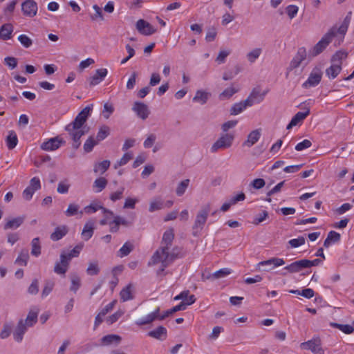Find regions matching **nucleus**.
<instances>
[{"label": "nucleus", "instance_id": "obj_62", "mask_svg": "<svg viewBox=\"0 0 354 354\" xmlns=\"http://www.w3.org/2000/svg\"><path fill=\"white\" fill-rule=\"evenodd\" d=\"M124 314V311L121 310H119L118 311H116L115 313H113V315H111V316H109L107 319H106V322L109 324H112L113 323H115L116 321H118V319L122 317V315Z\"/></svg>", "mask_w": 354, "mask_h": 354}, {"label": "nucleus", "instance_id": "obj_4", "mask_svg": "<svg viewBox=\"0 0 354 354\" xmlns=\"http://www.w3.org/2000/svg\"><path fill=\"white\" fill-rule=\"evenodd\" d=\"M313 104V100L309 99L301 104L300 106L304 111L297 112L291 119L289 124L287 125L286 129H290L293 127L297 126L298 124H301L303 121L306 119V118L310 114V106Z\"/></svg>", "mask_w": 354, "mask_h": 354}, {"label": "nucleus", "instance_id": "obj_43", "mask_svg": "<svg viewBox=\"0 0 354 354\" xmlns=\"http://www.w3.org/2000/svg\"><path fill=\"white\" fill-rule=\"evenodd\" d=\"M31 254L35 257H39L41 254V245L39 238H34L31 242Z\"/></svg>", "mask_w": 354, "mask_h": 354}, {"label": "nucleus", "instance_id": "obj_2", "mask_svg": "<svg viewBox=\"0 0 354 354\" xmlns=\"http://www.w3.org/2000/svg\"><path fill=\"white\" fill-rule=\"evenodd\" d=\"M169 250L168 247L161 246L156 251L148 263L149 266L160 264V268L157 271L158 275L161 274L174 259L173 256L169 254Z\"/></svg>", "mask_w": 354, "mask_h": 354}, {"label": "nucleus", "instance_id": "obj_40", "mask_svg": "<svg viewBox=\"0 0 354 354\" xmlns=\"http://www.w3.org/2000/svg\"><path fill=\"white\" fill-rule=\"evenodd\" d=\"M24 217L19 216L17 218H14L10 221H8L4 226L6 230L12 229V228H17L19 227L22 223L24 222Z\"/></svg>", "mask_w": 354, "mask_h": 354}, {"label": "nucleus", "instance_id": "obj_7", "mask_svg": "<svg viewBox=\"0 0 354 354\" xmlns=\"http://www.w3.org/2000/svg\"><path fill=\"white\" fill-rule=\"evenodd\" d=\"M234 135L233 133L222 134L219 138L212 145L211 152L215 153L219 149L230 148L234 141Z\"/></svg>", "mask_w": 354, "mask_h": 354}, {"label": "nucleus", "instance_id": "obj_39", "mask_svg": "<svg viewBox=\"0 0 354 354\" xmlns=\"http://www.w3.org/2000/svg\"><path fill=\"white\" fill-rule=\"evenodd\" d=\"M120 299L122 301H127L133 299L132 286L131 284L124 288L120 293Z\"/></svg>", "mask_w": 354, "mask_h": 354}, {"label": "nucleus", "instance_id": "obj_9", "mask_svg": "<svg viewBox=\"0 0 354 354\" xmlns=\"http://www.w3.org/2000/svg\"><path fill=\"white\" fill-rule=\"evenodd\" d=\"M209 210V205H206L197 214L194 224L193 225L194 234L203 230L206 223Z\"/></svg>", "mask_w": 354, "mask_h": 354}, {"label": "nucleus", "instance_id": "obj_31", "mask_svg": "<svg viewBox=\"0 0 354 354\" xmlns=\"http://www.w3.org/2000/svg\"><path fill=\"white\" fill-rule=\"evenodd\" d=\"M342 66L340 64H332L326 70V74L329 79H335L341 72Z\"/></svg>", "mask_w": 354, "mask_h": 354}, {"label": "nucleus", "instance_id": "obj_28", "mask_svg": "<svg viewBox=\"0 0 354 354\" xmlns=\"http://www.w3.org/2000/svg\"><path fill=\"white\" fill-rule=\"evenodd\" d=\"M38 313L39 309L37 307L31 308L25 320L24 324L27 327L32 326L37 321Z\"/></svg>", "mask_w": 354, "mask_h": 354}, {"label": "nucleus", "instance_id": "obj_45", "mask_svg": "<svg viewBox=\"0 0 354 354\" xmlns=\"http://www.w3.org/2000/svg\"><path fill=\"white\" fill-rule=\"evenodd\" d=\"M84 247L83 243H80L75 245L72 250L68 254H65V257L70 261L73 257H77L79 256L80 252Z\"/></svg>", "mask_w": 354, "mask_h": 354}, {"label": "nucleus", "instance_id": "obj_44", "mask_svg": "<svg viewBox=\"0 0 354 354\" xmlns=\"http://www.w3.org/2000/svg\"><path fill=\"white\" fill-rule=\"evenodd\" d=\"M238 91H239V88H234L233 86L227 88L219 95V98L221 100H223L225 99H229L234 93H237Z\"/></svg>", "mask_w": 354, "mask_h": 354}, {"label": "nucleus", "instance_id": "obj_53", "mask_svg": "<svg viewBox=\"0 0 354 354\" xmlns=\"http://www.w3.org/2000/svg\"><path fill=\"white\" fill-rule=\"evenodd\" d=\"M306 239L304 236H299L296 239L289 240L288 244L292 248H296L305 244Z\"/></svg>", "mask_w": 354, "mask_h": 354}, {"label": "nucleus", "instance_id": "obj_11", "mask_svg": "<svg viewBox=\"0 0 354 354\" xmlns=\"http://www.w3.org/2000/svg\"><path fill=\"white\" fill-rule=\"evenodd\" d=\"M307 52L304 47L299 48L296 55L293 57L287 68V73L298 68L301 62L306 59Z\"/></svg>", "mask_w": 354, "mask_h": 354}, {"label": "nucleus", "instance_id": "obj_50", "mask_svg": "<svg viewBox=\"0 0 354 354\" xmlns=\"http://www.w3.org/2000/svg\"><path fill=\"white\" fill-rule=\"evenodd\" d=\"M133 158L131 152L125 153L123 156L115 164L114 167L117 169L118 167L126 165Z\"/></svg>", "mask_w": 354, "mask_h": 354}, {"label": "nucleus", "instance_id": "obj_8", "mask_svg": "<svg viewBox=\"0 0 354 354\" xmlns=\"http://www.w3.org/2000/svg\"><path fill=\"white\" fill-rule=\"evenodd\" d=\"M284 264L285 261L283 259L272 257L268 260L259 262L256 266V269L259 271H268Z\"/></svg>", "mask_w": 354, "mask_h": 354}, {"label": "nucleus", "instance_id": "obj_56", "mask_svg": "<svg viewBox=\"0 0 354 354\" xmlns=\"http://www.w3.org/2000/svg\"><path fill=\"white\" fill-rule=\"evenodd\" d=\"M299 8L295 5H289L286 8V12L290 19H293L297 15Z\"/></svg>", "mask_w": 354, "mask_h": 354}, {"label": "nucleus", "instance_id": "obj_12", "mask_svg": "<svg viewBox=\"0 0 354 354\" xmlns=\"http://www.w3.org/2000/svg\"><path fill=\"white\" fill-rule=\"evenodd\" d=\"M136 26L138 31L145 36L151 35L157 31L153 26L144 19L138 20Z\"/></svg>", "mask_w": 354, "mask_h": 354}, {"label": "nucleus", "instance_id": "obj_41", "mask_svg": "<svg viewBox=\"0 0 354 354\" xmlns=\"http://www.w3.org/2000/svg\"><path fill=\"white\" fill-rule=\"evenodd\" d=\"M29 259L28 251L26 250H22L18 255L15 260V263L26 266Z\"/></svg>", "mask_w": 354, "mask_h": 354}, {"label": "nucleus", "instance_id": "obj_33", "mask_svg": "<svg viewBox=\"0 0 354 354\" xmlns=\"http://www.w3.org/2000/svg\"><path fill=\"white\" fill-rule=\"evenodd\" d=\"M7 147L9 149H13L18 143V138L14 131H10L6 140Z\"/></svg>", "mask_w": 354, "mask_h": 354}, {"label": "nucleus", "instance_id": "obj_20", "mask_svg": "<svg viewBox=\"0 0 354 354\" xmlns=\"http://www.w3.org/2000/svg\"><path fill=\"white\" fill-rule=\"evenodd\" d=\"M167 331L164 326H158L156 329L148 333V335L159 340H164L167 338Z\"/></svg>", "mask_w": 354, "mask_h": 354}, {"label": "nucleus", "instance_id": "obj_26", "mask_svg": "<svg viewBox=\"0 0 354 354\" xmlns=\"http://www.w3.org/2000/svg\"><path fill=\"white\" fill-rule=\"evenodd\" d=\"M68 233V227L66 225L57 227L50 234V239L57 241L62 239Z\"/></svg>", "mask_w": 354, "mask_h": 354}, {"label": "nucleus", "instance_id": "obj_6", "mask_svg": "<svg viewBox=\"0 0 354 354\" xmlns=\"http://www.w3.org/2000/svg\"><path fill=\"white\" fill-rule=\"evenodd\" d=\"M322 71L320 66H315L310 73L308 79L302 84L304 88H310L317 86L322 80Z\"/></svg>", "mask_w": 354, "mask_h": 354}, {"label": "nucleus", "instance_id": "obj_21", "mask_svg": "<svg viewBox=\"0 0 354 354\" xmlns=\"http://www.w3.org/2000/svg\"><path fill=\"white\" fill-rule=\"evenodd\" d=\"M121 339L122 338L120 335L115 334H110L104 336L101 339V344L103 346H110L112 344L118 345L120 343Z\"/></svg>", "mask_w": 354, "mask_h": 354}, {"label": "nucleus", "instance_id": "obj_64", "mask_svg": "<svg viewBox=\"0 0 354 354\" xmlns=\"http://www.w3.org/2000/svg\"><path fill=\"white\" fill-rule=\"evenodd\" d=\"M4 64L10 69H14L17 66V59L13 57H6L4 58Z\"/></svg>", "mask_w": 354, "mask_h": 354}, {"label": "nucleus", "instance_id": "obj_25", "mask_svg": "<svg viewBox=\"0 0 354 354\" xmlns=\"http://www.w3.org/2000/svg\"><path fill=\"white\" fill-rule=\"evenodd\" d=\"M93 231H94V222L93 221H87L85 223L84 228L82 230V238L84 241L89 240L93 234Z\"/></svg>", "mask_w": 354, "mask_h": 354}, {"label": "nucleus", "instance_id": "obj_34", "mask_svg": "<svg viewBox=\"0 0 354 354\" xmlns=\"http://www.w3.org/2000/svg\"><path fill=\"white\" fill-rule=\"evenodd\" d=\"M186 308V306L184 304L183 301L180 303L179 304L174 306L169 310H167L163 313V314L160 316L159 319L162 320L165 319L166 317H169L170 315L173 314L174 313H176L179 310H184Z\"/></svg>", "mask_w": 354, "mask_h": 354}, {"label": "nucleus", "instance_id": "obj_15", "mask_svg": "<svg viewBox=\"0 0 354 354\" xmlns=\"http://www.w3.org/2000/svg\"><path fill=\"white\" fill-rule=\"evenodd\" d=\"M108 75V70L106 68H99L95 71V73L93 75L91 76L88 79L90 86H96L99 84L101 82L104 80V79Z\"/></svg>", "mask_w": 354, "mask_h": 354}, {"label": "nucleus", "instance_id": "obj_32", "mask_svg": "<svg viewBox=\"0 0 354 354\" xmlns=\"http://www.w3.org/2000/svg\"><path fill=\"white\" fill-rule=\"evenodd\" d=\"M164 208V201L162 200L160 197H156L153 198L150 203L149 211L150 212H153L155 211L160 210Z\"/></svg>", "mask_w": 354, "mask_h": 354}, {"label": "nucleus", "instance_id": "obj_57", "mask_svg": "<svg viewBox=\"0 0 354 354\" xmlns=\"http://www.w3.org/2000/svg\"><path fill=\"white\" fill-rule=\"evenodd\" d=\"M96 145L97 142L92 137H90L84 142V149L86 152H91Z\"/></svg>", "mask_w": 354, "mask_h": 354}, {"label": "nucleus", "instance_id": "obj_18", "mask_svg": "<svg viewBox=\"0 0 354 354\" xmlns=\"http://www.w3.org/2000/svg\"><path fill=\"white\" fill-rule=\"evenodd\" d=\"M69 261L65 257V254L62 253L60 255V261L55 265L54 272L58 274H65L68 270Z\"/></svg>", "mask_w": 354, "mask_h": 354}, {"label": "nucleus", "instance_id": "obj_22", "mask_svg": "<svg viewBox=\"0 0 354 354\" xmlns=\"http://www.w3.org/2000/svg\"><path fill=\"white\" fill-rule=\"evenodd\" d=\"M14 30L13 26L11 24H5L0 28V39L8 40L11 39Z\"/></svg>", "mask_w": 354, "mask_h": 354}, {"label": "nucleus", "instance_id": "obj_24", "mask_svg": "<svg viewBox=\"0 0 354 354\" xmlns=\"http://www.w3.org/2000/svg\"><path fill=\"white\" fill-rule=\"evenodd\" d=\"M261 137V131L260 129H256L251 131L247 138V140L243 142V146H246L248 147H252L256 142L259 141Z\"/></svg>", "mask_w": 354, "mask_h": 354}, {"label": "nucleus", "instance_id": "obj_35", "mask_svg": "<svg viewBox=\"0 0 354 354\" xmlns=\"http://www.w3.org/2000/svg\"><path fill=\"white\" fill-rule=\"evenodd\" d=\"M209 93L205 91L198 90L196 91L195 96L193 97V101L199 102L201 104H204L207 102Z\"/></svg>", "mask_w": 354, "mask_h": 354}, {"label": "nucleus", "instance_id": "obj_58", "mask_svg": "<svg viewBox=\"0 0 354 354\" xmlns=\"http://www.w3.org/2000/svg\"><path fill=\"white\" fill-rule=\"evenodd\" d=\"M311 145L312 142L309 140L305 139L301 142L297 143L295 149V150L300 151L310 147Z\"/></svg>", "mask_w": 354, "mask_h": 354}, {"label": "nucleus", "instance_id": "obj_30", "mask_svg": "<svg viewBox=\"0 0 354 354\" xmlns=\"http://www.w3.org/2000/svg\"><path fill=\"white\" fill-rule=\"evenodd\" d=\"M174 238V230L170 228V229L166 230L164 232L163 236H162L161 246L168 247L169 249L170 246L171 245V243L173 242Z\"/></svg>", "mask_w": 354, "mask_h": 354}, {"label": "nucleus", "instance_id": "obj_23", "mask_svg": "<svg viewBox=\"0 0 354 354\" xmlns=\"http://www.w3.org/2000/svg\"><path fill=\"white\" fill-rule=\"evenodd\" d=\"M340 239L341 235L339 233L335 231H330L328 233L327 237L324 242V246L328 248L331 245L338 243Z\"/></svg>", "mask_w": 354, "mask_h": 354}, {"label": "nucleus", "instance_id": "obj_63", "mask_svg": "<svg viewBox=\"0 0 354 354\" xmlns=\"http://www.w3.org/2000/svg\"><path fill=\"white\" fill-rule=\"evenodd\" d=\"M29 187H31L35 192L41 189V182L38 177H33L30 180Z\"/></svg>", "mask_w": 354, "mask_h": 354}, {"label": "nucleus", "instance_id": "obj_1", "mask_svg": "<svg viewBox=\"0 0 354 354\" xmlns=\"http://www.w3.org/2000/svg\"><path fill=\"white\" fill-rule=\"evenodd\" d=\"M93 107L92 104L87 105L77 114L72 122L65 127V130L73 141V147L75 149H78L81 145V137L86 133L84 124L91 115Z\"/></svg>", "mask_w": 354, "mask_h": 354}, {"label": "nucleus", "instance_id": "obj_17", "mask_svg": "<svg viewBox=\"0 0 354 354\" xmlns=\"http://www.w3.org/2000/svg\"><path fill=\"white\" fill-rule=\"evenodd\" d=\"M132 110L142 120L147 119L149 115L148 106L142 102H136L132 107Z\"/></svg>", "mask_w": 354, "mask_h": 354}, {"label": "nucleus", "instance_id": "obj_10", "mask_svg": "<svg viewBox=\"0 0 354 354\" xmlns=\"http://www.w3.org/2000/svg\"><path fill=\"white\" fill-rule=\"evenodd\" d=\"M21 12L25 17L33 18L38 12V5L34 0H25L21 5Z\"/></svg>", "mask_w": 354, "mask_h": 354}, {"label": "nucleus", "instance_id": "obj_49", "mask_svg": "<svg viewBox=\"0 0 354 354\" xmlns=\"http://www.w3.org/2000/svg\"><path fill=\"white\" fill-rule=\"evenodd\" d=\"M133 250V245L129 242L125 243L118 251V256L124 257L127 256Z\"/></svg>", "mask_w": 354, "mask_h": 354}, {"label": "nucleus", "instance_id": "obj_54", "mask_svg": "<svg viewBox=\"0 0 354 354\" xmlns=\"http://www.w3.org/2000/svg\"><path fill=\"white\" fill-rule=\"evenodd\" d=\"M113 111L114 107L111 104L106 102L104 104L102 115L105 119H109Z\"/></svg>", "mask_w": 354, "mask_h": 354}, {"label": "nucleus", "instance_id": "obj_19", "mask_svg": "<svg viewBox=\"0 0 354 354\" xmlns=\"http://www.w3.org/2000/svg\"><path fill=\"white\" fill-rule=\"evenodd\" d=\"M306 262L304 259L296 261L283 268V270H286L289 273H296L301 271L303 269L306 268Z\"/></svg>", "mask_w": 354, "mask_h": 354}, {"label": "nucleus", "instance_id": "obj_48", "mask_svg": "<svg viewBox=\"0 0 354 354\" xmlns=\"http://www.w3.org/2000/svg\"><path fill=\"white\" fill-rule=\"evenodd\" d=\"M232 273V270L228 268H221L212 274V277L214 279L223 278Z\"/></svg>", "mask_w": 354, "mask_h": 354}, {"label": "nucleus", "instance_id": "obj_5", "mask_svg": "<svg viewBox=\"0 0 354 354\" xmlns=\"http://www.w3.org/2000/svg\"><path fill=\"white\" fill-rule=\"evenodd\" d=\"M302 350L310 351L313 354H324L319 337L314 336L312 339L300 344Z\"/></svg>", "mask_w": 354, "mask_h": 354}, {"label": "nucleus", "instance_id": "obj_55", "mask_svg": "<svg viewBox=\"0 0 354 354\" xmlns=\"http://www.w3.org/2000/svg\"><path fill=\"white\" fill-rule=\"evenodd\" d=\"M18 40L25 48H29L32 44V39L26 35L22 34L18 37Z\"/></svg>", "mask_w": 354, "mask_h": 354}, {"label": "nucleus", "instance_id": "obj_13", "mask_svg": "<svg viewBox=\"0 0 354 354\" xmlns=\"http://www.w3.org/2000/svg\"><path fill=\"white\" fill-rule=\"evenodd\" d=\"M267 93V91L261 92L259 88H254L249 96L247 97L246 103L249 106L262 102Z\"/></svg>", "mask_w": 354, "mask_h": 354}, {"label": "nucleus", "instance_id": "obj_51", "mask_svg": "<svg viewBox=\"0 0 354 354\" xmlns=\"http://www.w3.org/2000/svg\"><path fill=\"white\" fill-rule=\"evenodd\" d=\"M261 48H254L247 54L248 60L250 63H254L261 54Z\"/></svg>", "mask_w": 354, "mask_h": 354}, {"label": "nucleus", "instance_id": "obj_36", "mask_svg": "<svg viewBox=\"0 0 354 354\" xmlns=\"http://www.w3.org/2000/svg\"><path fill=\"white\" fill-rule=\"evenodd\" d=\"M330 326L335 328H337L345 334H351L354 331L353 324H341L338 323H331Z\"/></svg>", "mask_w": 354, "mask_h": 354}, {"label": "nucleus", "instance_id": "obj_42", "mask_svg": "<svg viewBox=\"0 0 354 354\" xmlns=\"http://www.w3.org/2000/svg\"><path fill=\"white\" fill-rule=\"evenodd\" d=\"M110 161L109 160H103L101 162L96 163L94 166V172L100 173L101 174H104L109 167Z\"/></svg>", "mask_w": 354, "mask_h": 354}, {"label": "nucleus", "instance_id": "obj_16", "mask_svg": "<svg viewBox=\"0 0 354 354\" xmlns=\"http://www.w3.org/2000/svg\"><path fill=\"white\" fill-rule=\"evenodd\" d=\"M64 141L59 137H55L44 142L41 144V149L45 151H54L60 147Z\"/></svg>", "mask_w": 354, "mask_h": 354}, {"label": "nucleus", "instance_id": "obj_61", "mask_svg": "<svg viewBox=\"0 0 354 354\" xmlns=\"http://www.w3.org/2000/svg\"><path fill=\"white\" fill-rule=\"evenodd\" d=\"M353 205L351 204L346 203L342 204L340 207H337L335 212L337 214L342 215L351 209Z\"/></svg>", "mask_w": 354, "mask_h": 354}, {"label": "nucleus", "instance_id": "obj_59", "mask_svg": "<svg viewBox=\"0 0 354 354\" xmlns=\"http://www.w3.org/2000/svg\"><path fill=\"white\" fill-rule=\"evenodd\" d=\"M346 57H347V53L342 51V50H339V51H337L335 53V55L333 56L332 61L337 62H338L337 64H340L342 65V61L344 59L346 58Z\"/></svg>", "mask_w": 354, "mask_h": 354}, {"label": "nucleus", "instance_id": "obj_37", "mask_svg": "<svg viewBox=\"0 0 354 354\" xmlns=\"http://www.w3.org/2000/svg\"><path fill=\"white\" fill-rule=\"evenodd\" d=\"M249 105L246 103L245 100L243 102L235 103L230 109V113L232 115H238L243 111Z\"/></svg>", "mask_w": 354, "mask_h": 354}, {"label": "nucleus", "instance_id": "obj_38", "mask_svg": "<svg viewBox=\"0 0 354 354\" xmlns=\"http://www.w3.org/2000/svg\"><path fill=\"white\" fill-rule=\"evenodd\" d=\"M80 206L77 204L75 203H71L68 205V208L65 211V214L67 216H73L77 214L82 216L83 215V211L80 210L79 211Z\"/></svg>", "mask_w": 354, "mask_h": 354}, {"label": "nucleus", "instance_id": "obj_27", "mask_svg": "<svg viewBox=\"0 0 354 354\" xmlns=\"http://www.w3.org/2000/svg\"><path fill=\"white\" fill-rule=\"evenodd\" d=\"M26 330L27 326L24 324V321L20 320L13 334L15 340L18 342H21Z\"/></svg>", "mask_w": 354, "mask_h": 354}, {"label": "nucleus", "instance_id": "obj_14", "mask_svg": "<svg viewBox=\"0 0 354 354\" xmlns=\"http://www.w3.org/2000/svg\"><path fill=\"white\" fill-rule=\"evenodd\" d=\"M160 309L159 308H156L153 312L147 314L146 316L142 317L136 321V324L138 326H143L146 324H149L153 322L156 319H159L160 316Z\"/></svg>", "mask_w": 354, "mask_h": 354}, {"label": "nucleus", "instance_id": "obj_47", "mask_svg": "<svg viewBox=\"0 0 354 354\" xmlns=\"http://www.w3.org/2000/svg\"><path fill=\"white\" fill-rule=\"evenodd\" d=\"M110 129L109 127L104 125L101 127L97 133L96 139L97 141H102L104 140L109 135Z\"/></svg>", "mask_w": 354, "mask_h": 354}, {"label": "nucleus", "instance_id": "obj_46", "mask_svg": "<svg viewBox=\"0 0 354 354\" xmlns=\"http://www.w3.org/2000/svg\"><path fill=\"white\" fill-rule=\"evenodd\" d=\"M107 180L103 177L97 178L93 184V187L96 188L95 192L98 193L102 192L106 186Z\"/></svg>", "mask_w": 354, "mask_h": 354}, {"label": "nucleus", "instance_id": "obj_3", "mask_svg": "<svg viewBox=\"0 0 354 354\" xmlns=\"http://www.w3.org/2000/svg\"><path fill=\"white\" fill-rule=\"evenodd\" d=\"M335 36V28H330L322 39L314 46L310 50V54L313 57H316L322 53L328 44L332 41L333 38Z\"/></svg>", "mask_w": 354, "mask_h": 354}, {"label": "nucleus", "instance_id": "obj_52", "mask_svg": "<svg viewBox=\"0 0 354 354\" xmlns=\"http://www.w3.org/2000/svg\"><path fill=\"white\" fill-rule=\"evenodd\" d=\"M189 179H185L183 181H181L177 188H176V194L178 196H182L183 194H184V193L185 192L187 188L189 186Z\"/></svg>", "mask_w": 354, "mask_h": 354}, {"label": "nucleus", "instance_id": "obj_29", "mask_svg": "<svg viewBox=\"0 0 354 354\" xmlns=\"http://www.w3.org/2000/svg\"><path fill=\"white\" fill-rule=\"evenodd\" d=\"M102 209L103 213H108L111 216H113V213L111 211L107 210L104 207H103L102 205L97 204V203H91L89 205H87L84 207L83 211V213L85 212L86 214H93L96 212L97 210Z\"/></svg>", "mask_w": 354, "mask_h": 354}, {"label": "nucleus", "instance_id": "obj_60", "mask_svg": "<svg viewBox=\"0 0 354 354\" xmlns=\"http://www.w3.org/2000/svg\"><path fill=\"white\" fill-rule=\"evenodd\" d=\"M266 185V182L263 178H255L250 184V186L255 189L263 188Z\"/></svg>", "mask_w": 354, "mask_h": 354}]
</instances>
